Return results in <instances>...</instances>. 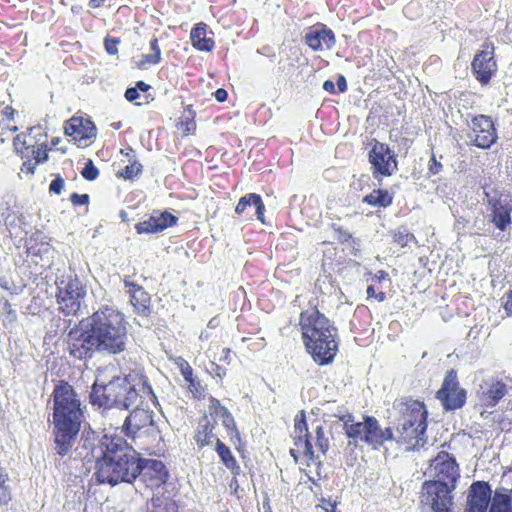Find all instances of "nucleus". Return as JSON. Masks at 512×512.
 Here are the masks:
<instances>
[{
    "label": "nucleus",
    "mask_w": 512,
    "mask_h": 512,
    "mask_svg": "<svg viewBox=\"0 0 512 512\" xmlns=\"http://www.w3.org/2000/svg\"><path fill=\"white\" fill-rule=\"evenodd\" d=\"M120 311L103 306L85 322L80 321L67 334V350L71 357L87 360L95 352L116 355L126 350L128 328Z\"/></svg>",
    "instance_id": "1"
},
{
    "label": "nucleus",
    "mask_w": 512,
    "mask_h": 512,
    "mask_svg": "<svg viewBox=\"0 0 512 512\" xmlns=\"http://www.w3.org/2000/svg\"><path fill=\"white\" fill-rule=\"evenodd\" d=\"M52 399L56 452L65 456L70 452L81 428V401L73 386L64 380L55 385Z\"/></svg>",
    "instance_id": "2"
},
{
    "label": "nucleus",
    "mask_w": 512,
    "mask_h": 512,
    "mask_svg": "<svg viewBox=\"0 0 512 512\" xmlns=\"http://www.w3.org/2000/svg\"><path fill=\"white\" fill-rule=\"evenodd\" d=\"M301 338L307 353L318 365L333 362L338 349V329L318 308L304 310L299 315Z\"/></svg>",
    "instance_id": "3"
},
{
    "label": "nucleus",
    "mask_w": 512,
    "mask_h": 512,
    "mask_svg": "<svg viewBox=\"0 0 512 512\" xmlns=\"http://www.w3.org/2000/svg\"><path fill=\"white\" fill-rule=\"evenodd\" d=\"M140 474L142 481L150 489L159 488L166 483L168 471L162 461L126 457L118 462L104 461L97 475L99 484L117 485L120 482L132 483Z\"/></svg>",
    "instance_id": "4"
},
{
    "label": "nucleus",
    "mask_w": 512,
    "mask_h": 512,
    "mask_svg": "<svg viewBox=\"0 0 512 512\" xmlns=\"http://www.w3.org/2000/svg\"><path fill=\"white\" fill-rule=\"evenodd\" d=\"M434 463L438 479L423 483L421 504L423 507H429L432 512H453V497L448 484L454 488L459 478V465L456 459L446 451H440Z\"/></svg>",
    "instance_id": "5"
},
{
    "label": "nucleus",
    "mask_w": 512,
    "mask_h": 512,
    "mask_svg": "<svg viewBox=\"0 0 512 512\" xmlns=\"http://www.w3.org/2000/svg\"><path fill=\"white\" fill-rule=\"evenodd\" d=\"M126 380L133 384L127 392L128 396L124 397L127 388L122 385L119 376H113L108 383H99L97 378L90 393L91 404L105 408L116 405L129 407L137 396L143 399H156L148 378L142 372L133 371L126 376Z\"/></svg>",
    "instance_id": "6"
},
{
    "label": "nucleus",
    "mask_w": 512,
    "mask_h": 512,
    "mask_svg": "<svg viewBox=\"0 0 512 512\" xmlns=\"http://www.w3.org/2000/svg\"><path fill=\"white\" fill-rule=\"evenodd\" d=\"M393 407L403 422L396 428V434L393 433L392 441L407 451L423 447L426 443L429 415L425 403L409 396H402L394 401Z\"/></svg>",
    "instance_id": "7"
},
{
    "label": "nucleus",
    "mask_w": 512,
    "mask_h": 512,
    "mask_svg": "<svg viewBox=\"0 0 512 512\" xmlns=\"http://www.w3.org/2000/svg\"><path fill=\"white\" fill-rule=\"evenodd\" d=\"M293 440L295 448L290 450L291 456L298 461L300 456L305 458L307 466L320 464V455H326L330 447V441L324 425L315 420L309 429L304 411H301L294 419Z\"/></svg>",
    "instance_id": "8"
},
{
    "label": "nucleus",
    "mask_w": 512,
    "mask_h": 512,
    "mask_svg": "<svg viewBox=\"0 0 512 512\" xmlns=\"http://www.w3.org/2000/svg\"><path fill=\"white\" fill-rule=\"evenodd\" d=\"M13 146L16 154L24 160L20 168L24 174L33 175L37 165L48 160L47 132L41 125L17 134Z\"/></svg>",
    "instance_id": "9"
},
{
    "label": "nucleus",
    "mask_w": 512,
    "mask_h": 512,
    "mask_svg": "<svg viewBox=\"0 0 512 512\" xmlns=\"http://www.w3.org/2000/svg\"><path fill=\"white\" fill-rule=\"evenodd\" d=\"M344 430L349 439L364 443L374 450L380 449L385 442L393 440L392 428L383 429L377 418L371 415H364L363 420L359 422L345 421Z\"/></svg>",
    "instance_id": "10"
},
{
    "label": "nucleus",
    "mask_w": 512,
    "mask_h": 512,
    "mask_svg": "<svg viewBox=\"0 0 512 512\" xmlns=\"http://www.w3.org/2000/svg\"><path fill=\"white\" fill-rule=\"evenodd\" d=\"M86 286L77 275H69L57 285L58 309L65 316H76L86 296Z\"/></svg>",
    "instance_id": "11"
},
{
    "label": "nucleus",
    "mask_w": 512,
    "mask_h": 512,
    "mask_svg": "<svg viewBox=\"0 0 512 512\" xmlns=\"http://www.w3.org/2000/svg\"><path fill=\"white\" fill-rule=\"evenodd\" d=\"M435 397L440 401L445 411H455L465 406L467 390L461 387L455 369H450L445 373L441 387L436 391Z\"/></svg>",
    "instance_id": "12"
},
{
    "label": "nucleus",
    "mask_w": 512,
    "mask_h": 512,
    "mask_svg": "<svg viewBox=\"0 0 512 512\" xmlns=\"http://www.w3.org/2000/svg\"><path fill=\"white\" fill-rule=\"evenodd\" d=\"M368 160L373 177L379 181L398 170L397 156L386 143L375 140L368 153Z\"/></svg>",
    "instance_id": "13"
},
{
    "label": "nucleus",
    "mask_w": 512,
    "mask_h": 512,
    "mask_svg": "<svg viewBox=\"0 0 512 512\" xmlns=\"http://www.w3.org/2000/svg\"><path fill=\"white\" fill-rule=\"evenodd\" d=\"M473 57L471 62V71L475 79L486 86L495 76L498 70L497 61L494 57L495 47L491 41H485Z\"/></svg>",
    "instance_id": "14"
},
{
    "label": "nucleus",
    "mask_w": 512,
    "mask_h": 512,
    "mask_svg": "<svg viewBox=\"0 0 512 512\" xmlns=\"http://www.w3.org/2000/svg\"><path fill=\"white\" fill-rule=\"evenodd\" d=\"M468 127V137L472 145L480 149H489L497 142V129L491 116L483 114L473 116Z\"/></svg>",
    "instance_id": "15"
},
{
    "label": "nucleus",
    "mask_w": 512,
    "mask_h": 512,
    "mask_svg": "<svg viewBox=\"0 0 512 512\" xmlns=\"http://www.w3.org/2000/svg\"><path fill=\"white\" fill-rule=\"evenodd\" d=\"M64 134L78 146H87L96 137V126L87 117L74 115L64 123Z\"/></svg>",
    "instance_id": "16"
},
{
    "label": "nucleus",
    "mask_w": 512,
    "mask_h": 512,
    "mask_svg": "<svg viewBox=\"0 0 512 512\" xmlns=\"http://www.w3.org/2000/svg\"><path fill=\"white\" fill-rule=\"evenodd\" d=\"M103 444L106 449L103 456L96 462V471L94 473L96 479L100 466L104 461L118 462L122 460V458H134L138 454L133 448L128 447L126 440L121 436H105Z\"/></svg>",
    "instance_id": "17"
},
{
    "label": "nucleus",
    "mask_w": 512,
    "mask_h": 512,
    "mask_svg": "<svg viewBox=\"0 0 512 512\" xmlns=\"http://www.w3.org/2000/svg\"><path fill=\"white\" fill-rule=\"evenodd\" d=\"M492 498V489L488 482L474 481L468 489L465 512H488Z\"/></svg>",
    "instance_id": "18"
},
{
    "label": "nucleus",
    "mask_w": 512,
    "mask_h": 512,
    "mask_svg": "<svg viewBox=\"0 0 512 512\" xmlns=\"http://www.w3.org/2000/svg\"><path fill=\"white\" fill-rule=\"evenodd\" d=\"M123 284L130 298L134 312L142 317H149L152 313L150 294L143 286L133 282L129 276L123 277Z\"/></svg>",
    "instance_id": "19"
},
{
    "label": "nucleus",
    "mask_w": 512,
    "mask_h": 512,
    "mask_svg": "<svg viewBox=\"0 0 512 512\" xmlns=\"http://www.w3.org/2000/svg\"><path fill=\"white\" fill-rule=\"evenodd\" d=\"M178 217L168 211H154L147 219L135 224L138 234H155L177 225Z\"/></svg>",
    "instance_id": "20"
},
{
    "label": "nucleus",
    "mask_w": 512,
    "mask_h": 512,
    "mask_svg": "<svg viewBox=\"0 0 512 512\" xmlns=\"http://www.w3.org/2000/svg\"><path fill=\"white\" fill-rule=\"evenodd\" d=\"M490 221L500 231H505L512 223V198L508 194H501L489 200Z\"/></svg>",
    "instance_id": "21"
},
{
    "label": "nucleus",
    "mask_w": 512,
    "mask_h": 512,
    "mask_svg": "<svg viewBox=\"0 0 512 512\" xmlns=\"http://www.w3.org/2000/svg\"><path fill=\"white\" fill-rule=\"evenodd\" d=\"M304 40L313 51L329 50L336 42L334 32L322 23L312 26L305 34Z\"/></svg>",
    "instance_id": "22"
},
{
    "label": "nucleus",
    "mask_w": 512,
    "mask_h": 512,
    "mask_svg": "<svg viewBox=\"0 0 512 512\" xmlns=\"http://www.w3.org/2000/svg\"><path fill=\"white\" fill-rule=\"evenodd\" d=\"M216 423L212 422L207 416H203L195 428L193 439L198 450L211 446L216 442L215 434Z\"/></svg>",
    "instance_id": "23"
},
{
    "label": "nucleus",
    "mask_w": 512,
    "mask_h": 512,
    "mask_svg": "<svg viewBox=\"0 0 512 512\" xmlns=\"http://www.w3.org/2000/svg\"><path fill=\"white\" fill-rule=\"evenodd\" d=\"M152 421V415L149 411L137 407L126 417L123 428L127 436L134 438L137 431L151 425Z\"/></svg>",
    "instance_id": "24"
},
{
    "label": "nucleus",
    "mask_w": 512,
    "mask_h": 512,
    "mask_svg": "<svg viewBox=\"0 0 512 512\" xmlns=\"http://www.w3.org/2000/svg\"><path fill=\"white\" fill-rule=\"evenodd\" d=\"M207 29L206 23L199 22L190 31L191 45L200 52H212L215 48V41L212 37L207 36Z\"/></svg>",
    "instance_id": "25"
},
{
    "label": "nucleus",
    "mask_w": 512,
    "mask_h": 512,
    "mask_svg": "<svg viewBox=\"0 0 512 512\" xmlns=\"http://www.w3.org/2000/svg\"><path fill=\"white\" fill-rule=\"evenodd\" d=\"M254 206L256 209V217L261 223H265V205L259 194L248 193L241 197L235 207V213L241 215L247 207Z\"/></svg>",
    "instance_id": "26"
},
{
    "label": "nucleus",
    "mask_w": 512,
    "mask_h": 512,
    "mask_svg": "<svg viewBox=\"0 0 512 512\" xmlns=\"http://www.w3.org/2000/svg\"><path fill=\"white\" fill-rule=\"evenodd\" d=\"M507 385L500 380L493 381L480 395V400L485 407H494L507 394Z\"/></svg>",
    "instance_id": "27"
},
{
    "label": "nucleus",
    "mask_w": 512,
    "mask_h": 512,
    "mask_svg": "<svg viewBox=\"0 0 512 512\" xmlns=\"http://www.w3.org/2000/svg\"><path fill=\"white\" fill-rule=\"evenodd\" d=\"M215 451L217 452L223 465L231 472V474L234 477L239 476L241 473V467L232 454L230 448L220 439H216Z\"/></svg>",
    "instance_id": "28"
},
{
    "label": "nucleus",
    "mask_w": 512,
    "mask_h": 512,
    "mask_svg": "<svg viewBox=\"0 0 512 512\" xmlns=\"http://www.w3.org/2000/svg\"><path fill=\"white\" fill-rule=\"evenodd\" d=\"M394 199L393 193L386 189H373L369 194L365 195L362 202L376 208H387L392 205Z\"/></svg>",
    "instance_id": "29"
},
{
    "label": "nucleus",
    "mask_w": 512,
    "mask_h": 512,
    "mask_svg": "<svg viewBox=\"0 0 512 512\" xmlns=\"http://www.w3.org/2000/svg\"><path fill=\"white\" fill-rule=\"evenodd\" d=\"M196 112L193 109L192 105H186L182 112V115L179 117L176 128L182 133L183 136L194 135L197 129V124L195 121Z\"/></svg>",
    "instance_id": "30"
},
{
    "label": "nucleus",
    "mask_w": 512,
    "mask_h": 512,
    "mask_svg": "<svg viewBox=\"0 0 512 512\" xmlns=\"http://www.w3.org/2000/svg\"><path fill=\"white\" fill-rule=\"evenodd\" d=\"M511 492L506 488L497 489L493 494L488 512H512Z\"/></svg>",
    "instance_id": "31"
},
{
    "label": "nucleus",
    "mask_w": 512,
    "mask_h": 512,
    "mask_svg": "<svg viewBox=\"0 0 512 512\" xmlns=\"http://www.w3.org/2000/svg\"><path fill=\"white\" fill-rule=\"evenodd\" d=\"M151 54H143L140 60L136 63L138 69H146L148 66L156 65L161 61V49L159 41L156 37L150 41Z\"/></svg>",
    "instance_id": "32"
},
{
    "label": "nucleus",
    "mask_w": 512,
    "mask_h": 512,
    "mask_svg": "<svg viewBox=\"0 0 512 512\" xmlns=\"http://www.w3.org/2000/svg\"><path fill=\"white\" fill-rule=\"evenodd\" d=\"M393 242L399 247L404 248L412 241H415V236L405 226L398 227L391 232Z\"/></svg>",
    "instance_id": "33"
},
{
    "label": "nucleus",
    "mask_w": 512,
    "mask_h": 512,
    "mask_svg": "<svg viewBox=\"0 0 512 512\" xmlns=\"http://www.w3.org/2000/svg\"><path fill=\"white\" fill-rule=\"evenodd\" d=\"M143 170V166L137 160L131 161L128 165H126L123 169L118 172V177L123 178L125 180H132L138 175L141 174Z\"/></svg>",
    "instance_id": "34"
},
{
    "label": "nucleus",
    "mask_w": 512,
    "mask_h": 512,
    "mask_svg": "<svg viewBox=\"0 0 512 512\" xmlns=\"http://www.w3.org/2000/svg\"><path fill=\"white\" fill-rule=\"evenodd\" d=\"M8 474L0 467V504L7 505L11 499V491L8 485Z\"/></svg>",
    "instance_id": "35"
},
{
    "label": "nucleus",
    "mask_w": 512,
    "mask_h": 512,
    "mask_svg": "<svg viewBox=\"0 0 512 512\" xmlns=\"http://www.w3.org/2000/svg\"><path fill=\"white\" fill-rule=\"evenodd\" d=\"M222 425L226 429L230 440H240V432L237 428L235 419L230 412L222 417Z\"/></svg>",
    "instance_id": "36"
},
{
    "label": "nucleus",
    "mask_w": 512,
    "mask_h": 512,
    "mask_svg": "<svg viewBox=\"0 0 512 512\" xmlns=\"http://www.w3.org/2000/svg\"><path fill=\"white\" fill-rule=\"evenodd\" d=\"M0 303L2 305V316H3V324L6 325L15 323L17 321V312L12 307V304L8 299L2 298L0 299Z\"/></svg>",
    "instance_id": "37"
},
{
    "label": "nucleus",
    "mask_w": 512,
    "mask_h": 512,
    "mask_svg": "<svg viewBox=\"0 0 512 512\" xmlns=\"http://www.w3.org/2000/svg\"><path fill=\"white\" fill-rule=\"evenodd\" d=\"M173 363L177 366L185 381H190L194 376V371L189 362L182 356L172 358Z\"/></svg>",
    "instance_id": "38"
},
{
    "label": "nucleus",
    "mask_w": 512,
    "mask_h": 512,
    "mask_svg": "<svg viewBox=\"0 0 512 512\" xmlns=\"http://www.w3.org/2000/svg\"><path fill=\"white\" fill-rule=\"evenodd\" d=\"M209 411H210L211 415L218 416V417H221V418L230 412L215 397H210L209 398Z\"/></svg>",
    "instance_id": "39"
},
{
    "label": "nucleus",
    "mask_w": 512,
    "mask_h": 512,
    "mask_svg": "<svg viewBox=\"0 0 512 512\" xmlns=\"http://www.w3.org/2000/svg\"><path fill=\"white\" fill-rule=\"evenodd\" d=\"M332 229L337 235V240L339 243H347L352 242L355 243V239L353 238L352 233H350L348 230L344 229L342 226H338L336 224H332Z\"/></svg>",
    "instance_id": "40"
},
{
    "label": "nucleus",
    "mask_w": 512,
    "mask_h": 512,
    "mask_svg": "<svg viewBox=\"0 0 512 512\" xmlns=\"http://www.w3.org/2000/svg\"><path fill=\"white\" fill-rule=\"evenodd\" d=\"M81 175L84 179L88 181H93L99 176V170L93 164V162L89 160L82 169Z\"/></svg>",
    "instance_id": "41"
},
{
    "label": "nucleus",
    "mask_w": 512,
    "mask_h": 512,
    "mask_svg": "<svg viewBox=\"0 0 512 512\" xmlns=\"http://www.w3.org/2000/svg\"><path fill=\"white\" fill-rule=\"evenodd\" d=\"M120 44V38L118 37H111L107 35L104 38V47L106 52L109 55H117L118 54V45Z\"/></svg>",
    "instance_id": "42"
},
{
    "label": "nucleus",
    "mask_w": 512,
    "mask_h": 512,
    "mask_svg": "<svg viewBox=\"0 0 512 512\" xmlns=\"http://www.w3.org/2000/svg\"><path fill=\"white\" fill-rule=\"evenodd\" d=\"M65 187V181L60 174L55 175L54 179L49 185V192L51 194L59 195L62 193Z\"/></svg>",
    "instance_id": "43"
},
{
    "label": "nucleus",
    "mask_w": 512,
    "mask_h": 512,
    "mask_svg": "<svg viewBox=\"0 0 512 512\" xmlns=\"http://www.w3.org/2000/svg\"><path fill=\"white\" fill-rule=\"evenodd\" d=\"M186 383L188 384V389L196 398H201L204 396V388L202 387L200 381L196 380L194 376L190 381H186Z\"/></svg>",
    "instance_id": "44"
},
{
    "label": "nucleus",
    "mask_w": 512,
    "mask_h": 512,
    "mask_svg": "<svg viewBox=\"0 0 512 512\" xmlns=\"http://www.w3.org/2000/svg\"><path fill=\"white\" fill-rule=\"evenodd\" d=\"M69 199L73 206L88 205L89 201H90V197L88 194H78V193H72L70 195Z\"/></svg>",
    "instance_id": "45"
},
{
    "label": "nucleus",
    "mask_w": 512,
    "mask_h": 512,
    "mask_svg": "<svg viewBox=\"0 0 512 512\" xmlns=\"http://www.w3.org/2000/svg\"><path fill=\"white\" fill-rule=\"evenodd\" d=\"M443 169V165L436 159L435 154H432L428 165V171L431 175L439 174Z\"/></svg>",
    "instance_id": "46"
},
{
    "label": "nucleus",
    "mask_w": 512,
    "mask_h": 512,
    "mask_svg": "<svg viewBox=\"0 0 512 512\" xmlns=\"http://www.w3.org/2000/svg\"><path fill=\"white\" fill-rule=\"evenodd\" d=\"M337 504L338 503L336 501H332L331 499H326L323 497L320 499V504L316 507L322 508L325 512H335L337 509Z\"/></svg>",
    "instance_id": "47"
},
{
    "label": "nucleus",
    "mask_w": 512,
    "mask_h": 512,
    "mask_svg": "<svg viewBox=\"0 0 512 512\" xmlns=\"http://www.w3.org/2000/svg\"><path fill=\"white\" fill-rule=\"evenodd\" d=\"M15 113H16L15 109L10 105L5 106L3 108V110L1 111L2 116L8 121H11L14 119Z\"/></svg>",
    "instance_id": "48"
},
{
    "label": "nucleus",
    "mask_w": 512,
    "mask_h": 512,
    "mask_svg": "<svg viewBox=\"0 0 512 512\" xmlns=\"http://www.w3.org/2000/svg\"><path fill=\"white\" fill-rule=\"evenodd\" d=\"M139 97V92L137 91V88L130 87L125 91V98L132 102L136 100Z\"/></svg>",
    "instance_id": "49"
},
{
    "label": "nucleus",
    "mask_w": 512,
    "mask_h": 512,
    "mask_svg": "<svg viewBox=\"0 0 512 512\" xmlns=\"http://www.w3.org/2000/svg\"><path fill=\"white\" fill-rule=\"evenodd\" d=\"M336 84H337L339 93H344L347 91V88H348L347 81L343 75H339V77L337 78Z\"/></svg>",
    "instance_id": "50"
},
{
    "label": "nucleus",
    "mask_w": 512,
    "mask_h": 512,
    "mask_svg": "<svg viewBox=\"0 0 512 512\" xmlns=\"http://www.w3.org/2000/svg\"><path fill=\"white\" fill-rule=\"evenodd\" d=\"M504 309L508 315H512V291L506 293V301L504 304Z\"/></svg>",
    "instance_id": "51"
},
{
    "label": "nucleus",
    "mask_w": 512,
    "mask_h": 512,
    "mask_svg": "<svg viewBox=\"0 0 512 512\" xmlns=\"http://www.w3.org/2000/svg\"><path fill=\"white\" fill-rule=\"evenodd\" d=\"M215 95V98L218 102H224L227 100V97H228V93L225 89L223 88H219L215 91L214 93Z\"/></svg>",
    "instance_id": "52"
},
{
    "label": "nucleus",
    "mask_w": 512,
    "mask_h": 512,
    "mask_svg": "<svg viewBox=\"0 0 512 512\" xmlns=\"http://www.w3.org/2000/svg\"><path fill=\"white\" fill-rule=\"evenodd\" d=\"M6 130L16 132L18 128L17 126H10L9 124H5L0 121V141H3L2 135L5 133Z\"/></svg>",
    "instance_id": "53"
},
{
    "label": "nucleus",
    "mask_w": 512,
    "mask_h": 512,
    "mask_svg": "<svg viewBox=\"0 0 512 512\" xmlns=\"http://www.w3.org/2000/svg\"><path fill=\"white\" fill-rule=\"evenodd\" d=\"M323 89L326 92L331 93V94H335L336 93L335 84H334V82L332 80H326L323 83Z\"/></svg>",
    "instance_id": "54"
},
{
    "label": "nucleus",
    "mask_w": 512,
    "mask_h": 512,
    "mask_svg": "<svg viewBox=\"0 0 512 512\" xmlns=\"http://www.w3.org/2000/svg\"><path fill=\"white\" fill-rule=\"evenodd\" d=\"M107 0H89L88 6L91 9H97L106 5Z\"/></svg>",
    "instance_id": "55"
},
{
    "label": "nucleus",
    "mask_w": 512,
    "mask_h": 512,
    "mask_svg": "<svg viewBox=\"0 0 512 512\" xmlns=\"http://www.w3.org/2000/svg\"><path fill=\"white\" fill-rule=\"evenodd\" d=\"M222 355L223 356H222L221 360H223L224 362L229 364L230 361H231V357H230L231 356V349L230 348H223Z\"/></svg>",
    "instance_id": "56"
},
{
    "label": "nucleus",
    "mask_w": 512,
    "mask_h": 512,
    "mask_svg": "<svg viewBox=\"0 0 512 512\" xmlns=\"http://www.w3.org/2000/svg\"><path fill=\"white\" fill-rule=\"evenodd\" d=\"M134 88H137V91L141 90L143 92H146L149 90L150 85H148L144 81H138V82H136V86Z\"/></svg>",
    "instance_id": "57"
},
{
    "label": "nucleus",
    "mask_w": 512,
    "mask_h": 512,
    "mask_svg": "<svg viewBox=\"0 0 512 512\" xmlns=\"http://www.w3.org/2000/svg\"><path fill=\"white\" fill-rule=\"evenodd\" d=\"M366 293L368 298H374L377 292L375 291L374 286L370 285L367 287Z\"/></svg>",
    "instance_id": "58"
},
{
    "label": "nucleus",
    "mask_w": 512,
    "mask_h": 512,
    "mask_svg": "<svg viewBox=\"0 0 512 512\" xmlns=\"http://www.w3.org/2000/svg\"><path fill=\"white\" fill-rule=\"evenodd\" d=\"M374 298L378 301V302H383L385 299H386V294L385 292L383 291H380L378 293L375 294Z\"/></svg>",
    "instance_id": "59"
},
{
    "label": "nucleus",
    "mask_w": 512,
    "mask_h": 512,
    "mask_svg": "<svg viewBox=\"0 0 512 512\" xmlns=\"http://www.w3.org/2000/svg\"><path fill=\"white\" fill-rule=\"evenodd\" d=\"M375 276H376V278H377L378 280H380V281H381V280L385 279V278L388 276V274H387V272H385V271H383V270H380V271H378V272L376 273V275H375Z\"/></svg>",
    "instance_id": "60"
},
{
    "label": "nucleus",
    "mask_w": 512,
    "mask_h": 512,
    "mask_svg": "<svg viewBox=\"0 0 512 512\" xmlns=\"http://www.w3.org/2000/svg\"><path fill=\"white\" fill-rule=\"evenodd\" d=\"M61 142L60 137H54L51 139L50 145L51 147H56Z\"/></svg>",
    "instance_id": "61"
},
{
    "label": "nucleus",
    "mask_w": 512,
    "mask_h": 512,
    "mask_svg": "<svg viewBox=\"0 0 512 512\" xmlns=\"http://www.w3.org/2000/svg\"><path fill=\"white\" fill-rule=\"evenodd\" d=\"M0 285H1V287H2V288L6 289V290H8V289H9V288H8V286H7V284H6V283H3L2 281H0Z\"/></svg>",
    "instance_id": "62"
},
{
    "label": "nucleus",
    "mask_w": 512,
    "mask_h": 512,
    "mask_svg": "<svg viewBox=\"0 0 512 512\" xmlns=\"http://www.w3.org/2000/svg\"><path fill=\"white\" fill-rule=\"evenodd\" d=\"M71 11L75 13V12H77V11H78V8H77V7H75V6H72Z\"/></svg>",
    "instance_id": "63"
},
{
    "label": "nucleus",
    "mask_w": 512,
    "mask_h": 512,
    "mask_svg": "<svg viewBox=\"0 0 512 512\" xmlns=\"http://www.w3.org/2000/svg\"><path fill=\"white\" fill-rule=\"evenodd\" d=\"M59 150H60V151H61V153H63V154H64V153H66V151H67V149H66V148H62V147H61V148H59Z\"/></svg>",
    "instance_id": "64"
}]
</instances>
